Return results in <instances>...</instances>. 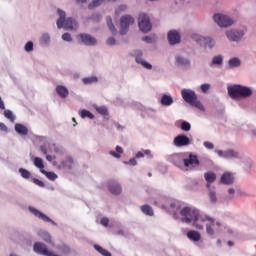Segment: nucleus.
<instances>
[{
    "label": "nucleus",
    "instance_id": "20",
    "mask_svg": "<svg viewBox=\"0 0 256 256\" xmlns=\"http://www.w3.org/2000/svg\"><path fill=\"white\" fill-rule=\"evenodd\" d=\"M184 167H199L197 156L190 154L188 158H184Z\"/></svg>",
    "mask_w": 256,
    "mask_h": 256
},
{
    "label": "nucleus",
    "instance_id": "29",
    "mask_svg": "<svg viewBox=\"0 0 256 256\" xmlns=\"http://www.w3.org/2000/svg\"><path fill=\"white\" fill-rule=\"evenodd\" d=\"M33 163L37 167V169L40 170V173H43V171H45V165L43 164L42 158L35 157Z\"/></svg>",
    "mask_w": 256,
    "mask_h": 256
},
{
    "label": "nucleus",
    "instance_id": "27",
    "mask_svg": "<svg viewBox=\"0 0 256 256\" xmlns=\"http://www.w3.org/2000/svg\"><path fill=\"white\" fill-rule=\"evenodd\" d=\"M221 65H223V55L214 56L209 64L210 67H221Z\"/></svg>",
    "mask_w": 256,
    "mask_h": 256
},
{
    "label": "nucleus",
    "instance_id": "10",
    "mask_svg": "<svg viewBox=\"0 0 256 256\" xmlns=\"http://www.w3.org/2000/svg\"><path fill=\"white\" fill-rule=\"evenodd\" d=\"M147 193L151 195V199H154V205H157L158 207H165V201H167V198L165 196H160L157 193V190L152 188L149 189Z\"/></svg>",
    "mask_w": 256,
    "mask_h": 256
},
{
    "label": "nucleus",
    "instance_id": "33",
    "mask_svg": "<svg viewBox=\"0 0 256 256\" xmlns=\"http://www.w3.org/2000/svg\"><path fill=\"white\" fill-rule=\"evenodd\" d=\"M49 43H51V35L43 33L40 37V45H49Z\"/></svg>",
    "mask_w": 256,
    "mask_h": 256
},
{
    "label": "nucleus",
    "instance_id": "49",
    "mask_svg": "<svg viewBox=\"0 0 256 256\" xmlns=\"http://www.w3.org/2000/svg\"><path fill=\"white\" fill-rule=\"evenodd\" d=\"M33 184L37 185L38 187H45V182L37 179V178H32Z\"/></svg>",
    "mask_w": 256,
    "mask_h": 256
},
{
    "label": "nucleus",
    "instance_id": "54",
    "mask_svg": "<svg viewBox=\"0 0 256 256\" xmlns=\"http://www.w3.org/2000/svg\"><path fill=\"white\" fill-rule=\"evenodd\" d=\"M124 165H131L132 167H135V165H137V160H135V158H132L129 161H124Z\"/></svg>",
    "mask_w": 256,
    "mask_h": 256
},
{
    "label": "nucleus",
    "instance_id": "60",
    "mask_svg": "<svg viewBox=\"0 0 256 256\" xmlns=\"http://www.w3.org/2000/svg\"><path fill=\"white\" fill-rule=\"evenodd\" d=\"M0 131H8L7 125H5L3 122H0Z\"/></svg>",
    "mask_w": 256,
    "mask_h": 256
},
{
    "label": "nucleus",
    "instance_id": "42",
    "mask_svg": "<svg viewBox=\"0 0 256 256\" xmlns=\"http://www.w3.org/2000/svg\"><path fill=\"white\" fill-rule=\"evenodd\" d=\"M42 175H45L50 181H55L58 177L55 172H48L46 170L42 171Z\"/></svg>",
    "mask_w": 256,
    "mask_h": 256
},
{
    "label": "nucleus",
    "instance_id": "6",
    "mask_svg": "<svg viewBox=\"0 0 256 256\" xmlns=\"http://www.w3.org/2000/svg\"><path fill=\"white\" fill-rule=\"evenodd\" d=\"M135 23V18L131 15H124L120 19V35H127L129 27Z\"/></svg>",
    "mask_w": 256,
    "mask_h": 256
},
{
    "label": "nucleus",
    "instance_id": "40",
    "mask_svg": "<svg viewBox=\"0 0 256 256\" xmlns=\"http://www.w3.org/2000/svg\"><path fill=\"white\" fill-rule=\"evenodd\" d=\"M94 249H96L98 251V253H100V255L111 256V252L107 251L106 249H104L103 247H101L97 244L94 245Z\"/></svg>",
    "mask_w": 256,
    "mask_h": 256
},
{
    "label": "nucleus",
    "instance_id": "21",
    "mask_svg": "<svg viewBox=\"0 0 256 256\" xmlns=\"http://www.w3.org/2000/svg\"><path fill=\"white\" fill-rule=\"evenodd\" d=\"M108 189L112 195H119L121 193V185L115 180H110L108 182Z\"/></svg>",
    "mask_w": 256,
    "mask_h": 256
},
{
    "label": "nucleus",
    "instance_id": "36",
    "mask_svg": "<svg viewBox=\"0 0 256 256\" xmlns=\"http://www.w3.org/2000/svg\"><path fill=\"white\" fill-rule=\"evenodd\" d=\"M4 117L8 119L11 123H15V119H17L15 114H13V111L5 110V109H4Z\"/></svg>",
    "mask_w": 256,
    "mask_h": 256
},
{
    "label": "nucleus",
    "instance_id": "61",
    "mask_svg": "<svg viewBox=\"0 0 256 256\" xmlns=\"http://www.w3.org/2000/svg\"><path fill=\"white\" fill-rule=\"evenodd\" d=\"M46 161H55V156H52V155H49V154H46Z\"/></svg>",
    "mask_w": 256,
    "mask_h": 256
},
{
    "label": "nucleus",
    "instance_id": "46",
    "mask_svg": "<svg viewBox=\"0 0 256 256\" xmlns=\"http://www.w3.org/2000/svg\"><path fill=\"white\" fill-rule=\"evenodd\" d=\"M24 51H26V53H31V51H33V41H28L25 44Z\"/></svg>",
    "mask_w": 256,
    "mask_h": 256
},
{
    "label": "nucleus",
    "instance_id": "3",
    "mask_svg": "<svg viewBox=\"0 0 256 256\" xmlns=\"http://www.w3.org/2000/svg\"><path fill=\"white\" fill-rule=\"evenodd\" d=\"M57 13L59 18L56 22V25L59 29H65V31H73V29H77V21H75L71 17H67L65 11L58 9Z\"/></svg>",
    "mask_w": 256,
    "mask_h": 256
},
{
    "label": "nucleus",
    "instance_id": "45",
    "mask_svg": "<svg viewBox=\"0 0 256 256\" xmlns=\"http://www.w3.org/2000/svg\"><path fill=\"white\" fill-rule=\"evenodd\" d=\"M180 129H181L182 131H191V124H190L189 122H187V121H183V122L181 123Z\"/></svg>",
    "mask_w": 256,
    "mask_h": 256
},
{
    "label": "nucleus",
    "instance_id": "59",
    "mask_svg": "<svg viewBox=\"0 0 256 256\" xmlns=\"http://www.w3.org/2000/svg\"><path fill=\"white\" fill-rule=\"evenodd\" d=\"M92 21H101V15L99 14H94L92 17H91Z\"/></svg>",
    "mask_w": 256,
    "mask_h": 256
},
{
    "label": "nucleus",
    "instance_id": "38",
    "mask_svg": "<svg viewBox=\"0 0 256 256\" xmlns=\"http://www.w3.org/2000/svg\"><path fill=\"white\" fill-rule=\"evenodd\" d=\"M80 117L82 119H86V117L88 119H95V115L93 113H91L89 110H85L83 109L81 112H80Z\"/></svg>",
    "mask_w": 256,
    "mask_h": 256
},
{
    "label": "nucleus",
    "instance_id": "44",
    "mask_svg": "<svg viewBox=\"0 0 256 256\" xmlns=\"http://www.w3.org/2000/svg\"><path fill=\"white\" fill-rule=\"evenodd\" d=\"M103 0H93L92 3L88 5L89 9H94V7H99ZM109 1H117V0H109Z\"/></svg>",
    "mask_w": 256,
    "mask_h": 256
},
{
    "label": "nucleus",
    "instance_id": "18",
    "mask_svg": "<svg viewBox=\"0 0 256 256\" xmlns=\"http://www.w3.org/2000/svg\"><path fill=\"white\" fill-rule=\"evenodd\" d=\"M168 41L170 45H177L181 43V34L177 30H171L167 34Z\"/></svg>",
    "mask_w": 256,
    "mask_h": 256
},
{
    "label": "nucleus",
    "instance_id": "47",
    "mask_svg": "<svg viewBox=\"0 0 256 256\" xmlns=\"http://www.w3.org/2000/svg\"><path fill=\"white\" fill-rule=\"evenodd\" d=\"M54 147V152L57 153L58 155H63L65 153V150L61 146L53 145Z\"/></svg>",
    "mask_w": 256,
    "mask_h": 256
},
{
    "label": "nucleus",
    "instance_id": "53",
    "mask_svg": "<svg viewBox=\"0 0 256 256\" xmlns=\"http://www.w3.org/2000/svg\"><path fill=\"white\" fill-rule=\"evenodd\" d=\"M62 39H63V41H67V42L73 41V38L71 37V35L69 33H64L62 35Z\"/></svg>",
    "mask_w": 256,
    "mask_h": 256
},
{
    "label": "nucleus",
    "instance_id": "16",
    "mask_svg": "<svg viewBox=\"0 0 256 256\" xmlns=\"http://www.w3.org/2000/svg\"><path fill=\"white\" fill-rule=\"evenodd\" d=\"M29 211L32 215L35 217H38V219H42V221H45L46 223H52V225H55V221L51 220L47 215L43 214V212L37 210L36 208H33L29 206Z\"/></svg>",
    "mask_w": 256,
    "mask_h": 256
},
{
    "label": "nucleus",
    "instance_id": "15",
    "mask_svg": "<svg viewBox=\"0 0 256 256\" xmlns=\"http://www.w3.org/2000/svg\"><path fill=\"white\" fill-rule=\"evenodd\" d=\"M78 38L80 39L81 43L87 45L88 47L97 45V39L91 36V34H80L78 35Z\"/></svg>",
    "mask_w": 256,
    "mask_h": 256
},
{
    "label": "nucleus",
    "instance_id": "12",
    "mask_svg": "<svg viewBox=\"0 0 256 256\" xmlns=\"http://www.w3.org/2000/svg\"><path fill=\"white\" fill-rule=\"evenodd\" d=\"M173 145L174 147H187L191 145V139L185 134H180L174 138Z\"/></svg>",
    "mask_w": 256,
    "mask_h": 256
},
{
    "label": "nucleus",
    "instance_id": "28",
    "mask_svg": "<svg viewBox=\"0 0 256 256\" xmlns=\"http://www.w3.org/2000/svg\"><path fill=\"white\" fill-rule=\"evenodd\" d=\"M237 67H241V59L238 57H233L228 60V68L229 69H237Z\"/></svg>",
    "mask_w": 256,
    "mask_h": 256
},
{
    "label": "nucleus",
    "instance_id": "31",
    "mask_svg": "<svg viewBox=\"0 0 256 256\" xmlns=\"http://www.w3.org/2000/svg\"><path fill=\"white\" fill-rule=\"evenodd\" d=\"M106 21H107L108 29L111 31L112 35H116L117 29L115 28V25L113 24V19L111 18V16H107Z\"/></svg>",
    "mask_w": 256,
    "mask_h": 256
},
{
    "label": "nucleus",
    "instance_id": "5",
    "mask_svg": "<svg viewBox=\"0 0 256 256\" xmlns=\"http://www.w3.org/2000/svg\"><path fill=\"white\" fill-rule=\"evenodd\" d=\"M138 26L142 33H149L153 29L149 16L145 13H140L138 17Z\"/></svg>",
    "mask_w": 256,
    "mask_h": 256
},
{
    "label": "nucleus",
    "instance_id": "55",
    "mask_svg": "<svg viewBox=\"0 0 256 256\" xmlns=\"http://www.w3.org/2000/svg\"><path fill=\"white\" fill-rule=\"evenodd\" d=\"M127 10V5L122 4L118 7V9L116 10V14L119 15V13H121L122 11H126Z\"/></svg>",
    "mask_w": 256,
    "mask_h": 256
},
{
    "label": "nucleus",
    "instance_id": "19",
    "mask_svg": "<svg viewBox=\"0 0 256 256\" xmlns=\"http://www.w3.org/2000/svg\"><path fill=\"white\" fill-rule=\"evenodd\" d=\"M175 63L177 67H181L182 69H189L191 67V61L181 55L175 56Z\"/></svg>",
    "mask_w": 256,
    "mask_h": 256
},
{
    "label": "nucleus",
    "instance_id": "17",
    "mask_svg": "<svg viewBox=\"0 0 256 256\" xmlns=\"http://www.w3.org/2000/svg\"><path fill=\"white\" fill-rule=\"evenodd\" d=\"M185 155L183 154H174L168 157L169 163H172L176 167H183Z\"/></svg>",
    "mask_w": 256,
    "mask_h": 256
},
{
    "label": "nucleus",
    "instance_id": "63",
    "mask_svg": "<svg viewBox=\"0 0 256 256\" xmlns=\"http://www.w3.org/2000/svg\"><path fill=\"white\" fill-rule=\"evenodd\" d=\"M40 151H41V153H43V155H47V147L40 146Z\"/></svg>",
    "mask_w": 256,
    "mask_h": 256
},
{
    "label": "nucleus",
    "instance_id": "32",
    "mask_svg": "<svg viewBox=\"0 0 256 256\" xmlns=\"http://www.w3.org/2000/svg\"><path fill=\"white\" fill-rule=\"evenodd\" d=\"M115 151H110L109 155H111L115 159H121V155L123 153V148L121 146H116Z\"/></svg>",
    "mask_w": 256,
    "mask_h": 256
},
{
    "label": "nucleus",
    "instance_id": "2",
    "mask_svg": "<svg viewBox=\"0 0 256 256\" xmlns=\"http://www.w3.org/2000/svg\"><path fill=\"white\" fill-rule=\"evenodd\" d=\"M228 95L231 99H247V97H251L253 95V89L248 86H243L241 84H234L232 86H228Z\"/></svg>",
    "mask_w": 256,
    "mask_h": 256
},
{
    "label": "nucleus",
    "instance_id": "52",
    "mask_svg": "<svg viewBox=\"0 0 256 256\" xmlns=\"http://www.w3.org/2000/svg\"><path fill=\"white\" fill-rule=\"evenodd\" d=\"M142 41H144L145 43H155V38L151 37V36H145L142 38Z\"/></svg>",
    "mask_w": 256,
    "mask_h": 256
},
{
    "label": "nucleus",
    "instance_id": "56",
    "mask_svg": "<svg viewBox=\"0 0 256 256\" xmlns=\"http://www.w3.org/2000/svg\"><path fill=\"white\" fill-rule=\"evenodd\" d=\"M200 88H201V91H202L203 93H207L208 89L211 88V85H210V84H202V85L200 86Z\"/></svg>",
    "mask_w": 256,
    "mask_h": 256
},
{
    "label": "nucleus",
    "instance_id": "50",
    "mask_svg": "<svg viewBox=\"0 0 256 256\" xmlns=\"http://www.w3.org/2000/svg\"><path fill=\"white\" fill-rule=\"evenodd\" d=\"M209 198L211 203H217V195L215 194V191L209 192Z\"/></svg>",
    "mask_w": 256,
    "mask_h": 256
},
{
    "label": "nucleus",
    "instance_id": "48",
    "mask_svg": "<svg viewBox=\"0 0 256 256\" xmlns=\"http://www.w3.org/2000/svg\"><path fill=\"white\" fill-rule=\"evenodd\" d=\"M63 165H65V167H71V165H73V158L71 156H68L66 158V161L63 162Z\"/></svg>",
    "mask_w": 256,
    "mask_h": 256
},
{
    "label": "nucleus",
    "instance_id": "41",
    "mask_svg": "<svg viewBox=\"0 0 256 256\" xmlns=\"http://www.w3.org/2000/svg\"><path fill=\"white\" fill-rule=\"evenodd\" d=\"M145 155H147V157H151V150H141L136 153L135 158L141 159V158L145 157Z\"/></svg>",
    "mask_w": 256,
    "mask_h": 256
},
{
    "label": "nucleus",
    "instance_id": "64",
    "mask_svg": "<svg viewBox=\"0 0 256 256\" xmlns=\"http://www.w3.org/2000/svg\"><path fill=\"white\" fill-rule=\"evenodd\" d=\"M61 251H63V253H69V247L63 245L61 248Z\"/></svg>",
    "mask_w": 256,
    "mask_h": 256
},
{
    "label": "nucleus",
    "instance_id": "58",
    "mask_svg": "<svg viewBox=\"0 0 256 256\" xmlns=\"http://www.w3.org/2000/svg\"><path fill=\"white\" fill-rule=\"evenodd\" d=\"M101 225H103L104 227H107L109 225V218H102L101 219Z\"/></svg>",
    "mask_w": 256,
    "mask_h": 256
},
{
    "label": "nucleus",
    "instance_id": "24",
    "mask_svg": "<svg viewBox=\"0 0 256 256\" xmlns=\"http://www.w3.org/2000/svg\"><path fill=\"white\" fill-rule=\"evenodd\" d=\"M187 237L188 239H190V241H193L194 243L201 241V234L195 230L188 231Z\"/></svg>",
    "mask_w": 256,
    "mask_h": 256
},
{
    "label": "nucleus",
    "instance_id": "13",
    "mask_svg": "<svg viewBox=\"0 0 256 256\" xmlns=\"http://www.w3.org/2000/svg\"><path fill=\"white\" fill-rule=\"evenodd\" d=\"M215 153H217L218 157L221 159H239V153H237L233 149L228 150H215Z\"/></svg>",
    "mask_w": 256,
    "mask_h": 256
},
{
    "label": "nucleus",
    "instance_id": "57",
    "mask_svg": "<svg viewBox=\"0 0 256 256\" xmlns=\"http://www.w3.org/2000/svg\"><path fill=\"white\" fill-rule=\"evenodd\" d=\"M115 43H117V41L115 40L114 37H110L107 39V45L113 46L115 45Z\"/></svg>",
    "mask_w": 256,
    "mask_h": 256
},
{
    "label": "nucleus",
    "instance_id": "25",
    "mask_svg": "<svg viewBox=\"0 0 256 256\" xmlns=\"http://www.w3.org/2000/svg\"><path fill=\"white\" fill-rule=\"evenodd\" d=\"M14 129L18 135L25 136L29 134V129L23 124L16 123Z\"/></svg>",
    "mask_w": 256,
    "mask_h": 256
},
{
    "label": "nucleus",
    "instance_id": "51",
    "mask_svg": "<svg viewBox=\"0 0 256 256\" xmlns=\"http://www.w3.org/2000/svg\"><path fill=\"white\" fill-rule=\"evenodd\" d=\"M204 147L208 150H213L215 149V145L212 143V142H209V141H205L203 143Z\"/></svg>",
    "mask_w": 256,
    "mask_h": 256
},
{
    "label": "nucleus",
    "instance_id": "14",
    "mask_svg": "<svg viewBox=\"0 0 256 256\" xmlns=\"http://www.w3.org/2000/svg\"><path fill=\"white\" fill-rule=\"evenodd\" d=\"M245 33H243V30H228L226 31V37L229 39V41H241L243 39V36Z\"/></svg>",
    "mask_w": 256,
    "mask_h": 256
},
{
    "label": "nucleus",
    "instance_id": "35",
    "mask_svg": "<svg viewBox=\"0 0 256 256\" xmlns=\"http://www.w3.org/2000/svg\"><path fill=\"white\" fill-rule=\"evenodd\" d=\"M204 179L207 183H214L215 179H217V175L213 172H208L204 174Z\"/></svg>",
    "mask_w": 256,
    "mask_h": 256
},
{
    "label": "nucleus",
    "instance_id": "37",
    "mask_svg": "<svg viewBox=\"0 0 256 256\" xmlns=\"http://www.w3.org/2000/svg\"><path fill=\"white\" fill-rule=\"evenodd\" d=\"M94 109L99 113L100 115L107 116L109 115V110L107 109V106H94Z\"/></svg>",
    "mask_w": 256,
    "mask_h": 256
},
{
    "label": "nucleus",
    "instance_id": "8",
    "mask_svg": "<svg viewBox=\"0 0 256 256\" xmlns=\"http://www.w3.org/2000/svg\"><path fill=\"white\" fill-rule=\"evenodd\" d=\"M33 250L35 253L38 255H43V256H59L47 248V245L41 243V242H36L33 246Z\"/></svg>",
    "mask_w": 256,
    "mask_h": 256
},
{
    "label": "nucleus",
    "instance_id": "4",
    "mask_svg": "<svg viewBox=\"0 0 256 256\" xmlns=\"http://www.w3.org/2000/svg\"><path fill=\"white\" fill-rule=\"evenodd\" d=\"M182 99L192 107H196L197 109H200V111H205V107L201 103V101H198L197 94L195 91L191 89L184 88L181 90Z\"/></svg>",
    "mask_w": 256,
    "mask_h": 256
},
{
    "label": "nucleus",
    "instance_id": "22",
    "mask_svg": "<svg viewBox=\"0 0 256 256\" xmlns=\"http://www.w3.org/2000/svg\"><path fill=\"white\" fill-rule=\"evenodd\" d=\"M235 178L233 177V173L224 172L221 176V183L224 185H233Z\"/></svg>",
    "mask_w": 256,
    "mask_h": 256
},
{
    "label": "nucleus",
    "instance_id": "30",
    "mask_svg": "<svg viewBox=\"0 0 256 256\" xmlns=\"http://www.w3.org/2000/svg\"><path fill=\"white\" fill-rule=\"evenodd\" d=\"M142 213H144V215H148V217H153L154 212H153V208L150 205H143L140 207Z\"/></svg>",
    "mask_w": 256,
    "mask_h": 256
},
{
    "label": "nucleus",
    "instance_id": "1",
    "mask_svg": "<svg viewBox=\"0 0 256 256\" xmlns=\"http://www.w3.org/2000/svg\"><path fill=\"white\" fill-rule=\"evenodd\" d=\"M180 215H182V221L184 223H192L193 227L200 230H203V223L208 221L206 223V233L210 237H214L215 233L223 231V224L221 222L215 221L214 218L199 211L197 208L184 207L180 211Z\"/></svg>",
    "mask_w": 256,
    "mask_h": 256
},
{
    "label": "nucleus",
    "instance_id": "11",
    "mask_svg": "<svg viewBox=\"0 0 256 256\" xmlns=\"http://www.w3.org/2000/svg\"><path fill=\"white\" fill-rule=\"evenodd\" d=\"M192 38L197 43H201V41H203L204 47H208L209 49H213V47H215V45H216L215 40L212 37H209V36L208 37H203L201 35L194 34L192 36Z\"/></svg>",
    "mask_w": 256,
    "mask_h": 256
},
{
    "label": "nucleus",
    "instance_id": "43",
    "mask_svg": "<svg viewBox=\"0 0 256 256\" xmlns=\"http://www.w3.org/2000/svg\"><path fill=\"white\" fill-rule=\"evenodd\" d=\"M84 85H90V83H97V77L91 76L82 79Z\"/></svg>",
    "mask_w": 256,
    "mask_h": 256
},
{
    "label": "nucleus",
    "instance_id": "34",
    "mask_svg": "<svg viewBox=\"0 0 256 256\" xmlns=\"http://www.w3.org/2000/svg\"><path fill=\"white\" fill-rule=\"evenodd\" d=\"M39 237L46 243H51V235L47 231L40 230L38 232Z\"/></svg>",
    "mask_w": 256,
    "mask_h": 256
},
{
    "label": "nucleus",
    "instance_id": "62",
    "mask_svg": "<svg viewBox=\"0 0 256 256\" xmlns=\"http://www.w3.org/2000/svg\"><path fill=\"white\" fill-rule=\"evenodd\" d=\"M0 109L2 111H5V102H3V98H1V96H0Z\"/></svg>",
    "mask_w": 256,
    "mask_h": 256
},
{
    "label": "nucleus",
    "instance_id": "9",
    "mask_svg": "<svg viewBox=\"0 0 256 256\" xmlns=\"http://www.w3.org/2000/svg\"><path fill=\"white\" fill-rule=\"evenodd\" d=\"M132 55H133V57H135L136 63H138L139 65H142V67H144V69H148V70L153 69V65H151V63L145 61V59H143V51L134 50L132 52Z\"/></svg>",
    "mask_w": 256,
    "mask_h": 256
},
{
    "label": "nucleus",
    "instance_id": "26",
    "mask_svg": "<svg viewBox=\"0 0 256 256\" xmlns=\"http://www.w3.org/2000/svg\"><path fill=\"white\" fill-rule=\"evenodd\" d=\"M160 103L164 107H171V105H173V97H171V95L163 94Z\"/></svg>",
    "mask_w": 256,
    "mask_h": 256
},
{
    "label": "nucleus",
    "instance_id": "39",
    "mask_svg": "<svg viewBox=\"0 0 256 256\" xmlns=\"http://www.w3.org/2000/svg\"><path fill=\"white\" fill-rule=\"evenodd\" d=\"M18 172L23 179H31V172L29 170L25 168H19Z\"/></svg>",
    "mask_w": 256,
    "mask_h": 256
},
{
    "label": "nucleus",
    "instance_id": "7",
    "mask_svg": "<svg viewBox=\"0 0 256 256\" xmlns=\"http://www.w3.org/2000/svg\"><path fill=\"white\" fill-rule=\"evenodd\" d=\"M213 20L215 21V23H217L219 27H231V25L235 23V21H233L231 17L221 13L215 14L213 16Z\"/></svg>",
    "mask_w": 256,
    "mask_h": 256
},
{
    "label": "nucleus",
    "instance_id": "23",
    "mask_svg": "<svg viewBox=\"0 0 256 256\" xmlns=\"http://www.w3.org/2000/svg\"><path fill=\"white\" fill-rule=\"evenodd\" d=\"M56 93L59 95V97H61V99L69 97V89L63 85H58L56 87Z\"/></svg>",
    "mask_w": 256,
    "mask_h": 256
}]
</instances>
